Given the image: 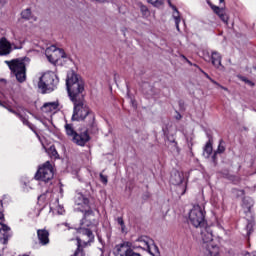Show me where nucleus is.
Instances as JSON below:
<instances>
[{"label":"nucleus","instance_id":"1","mask_svg":"<svg viewBox=\"0 0 256 256\" xmlns=\"http://www.w3.org/2000/svg\"><path fill=\"white\" fill-rule=\"evenodd\" d=\"M70 99L74 105L72 121H85L87 127H95V114L85 99L81 97H71Z\"/></svg>","mask_w":256,"mask_h":256},{"label":"nucleus","instance_id":"2","mask_svg":"<svg viewBox=\"0 0 256 256\" xmlns=\"http://www.w3.org/2000/svg\"><path fill=\"white\" fill-rule=\"evenodd\" d=\"M134 244L131 242H123L121 244H118L114 248V255L115 256H141V254L136 253L133 251L135 247L139 249H146L149 247L150 243H152V239L147 236H141L139 237Z\"/></svg>","mask_w":256,"mask_h":256},{"label":"nucleus","instance_id":"3","mask_svg":"<svg viewBox=\"0 0 256 256\" xmlns=\"http://www.w3.org/2000/svg\"><path fill=\"white\" fill-rule=\"evenodd\" d=\"M30 61L31 59L24 57L10 61L6 60L5 63L8 65L13 75H15L17 81H19V83H23L27 79V65H29Z\"/></svg>","mask_w":256,"mask_h":256},{"label":"nucleus","instance_id":"4","mask_svg":"<svg viewBox=\"0 0 256 256\" xmlns=\"http://www.w3.org/2000/svg\"><path fill=\"white\" fill-rule=\"evenodd\" d=\"M200 235L202 239V251L205 256H217L219 255V246L213 242V230L211 227L203 226L200 228Z\"/></svg>","mask_w":256,"mask_h":256},{"label":"nucleus","instance_id":"5","mask_svg":"<svg viewBox=\"0 0 256 256\" xmlns=\"http://www.w3.org/2000/svg\"><path fill=\"white\" fill-rule=\"evenodd\" d=\"M57 85H59V77H57L55 72L49 71L40 77L38 89L42 95H45L47 93H53Z\"/></svg>","mask_w":256,"mask_h":256},{"label":"nucleus","instance_id":"6","mask_svg":"<svg viewBox=\"0 0 256 256\" xmlns=\"http://www.w3.org/2000/svg\"><path fill=\"white\" fill-rule=\"evenodd\" d=\"M66 89L69 97H77L85 91V85L83 81L79 80V77L75 72H69L66 79Z\"/></svg>","mask_w":256,"mask_h":256},{"label":"nucleus","instance_id":"7","mask_svg":"<svg viewBox=\"0 0 256 256\" xmlns=\"http://www.w3.org/2000/svg\"><path fill=\"white\" fill-rule=\"evenodd\" d=\"M189 221L193 227L203 228L206 225L205 222V207L195 205L189 213Z\"/></svg>","mask_w":256,"mask_h":256},{"label":"nucleus","instance_id":"8","mask_svg":"<svg viewBox=\"0 0 256 256\" xmlns=\"http://www.w3.org/2000/svg\"><path fill=\"white\" fill-rule=\"evenodd\" d=\"M53 166L50 162H46L43 166H41L35 175L36 181H43L44 183H50L53 180Z\"/></svg>","mask_w":256,"mask_h":256},{"label":"nucleus","instance_id":"9","mask_svg":"<svg viewBox=\"0 0 256 256\" xmlns=\"http://www.w3.org/2000/svg\"><path fill=\"white\" fill-rule=\"evenodd\" d=\"M5 215L3 214V202L0 200V243L5 245L11 237V228L7 226L5 223Z\"/></svg>","mask_w":256,"mask_h":256},{"label":"nucleus","instance_id":"10","mask_svg":"<svg viewBox=\"0 0 256 256\" xmlns=\"http://www.w3.org/2000/svg\"><path fill=\"white\" fill-rule=\"evenodd\" d=\"M45 55L50 63H57L59 59L67 58V54L63 49L57 48L55 45L48 47L45 51Z\"/></svg>","mask_w":256,"mask_h":256},{"label":"nucleus","instance_id":"11","mask_svg":"<svg viewBox=\"0 0 256 256\" xmlns=\"http://www.w3.org/2000/svg\"><path fill=\"white\" fill-rule=\"evenodd\" d=\"M93 129V127L87 126L86 131L81 133H76L75 136L72 138L73 143L79 145L80 147H85V144L89 143L91 137H89V130Z\"/></svg>","mask_w":256,"mask_h":256},{"label":"nucleus","instance_id":"12","mask_svg":"<svg viewBox=\"0 0 256 256\" xmlns=\"http://www.w3.org/2000/svg\"><path fill=\"white\" fill-rule=\"evenodd\" d=\"M210 7H211L212 11H214V13L216 15H218V17L221 19V21H223V23H225V25H227V23L229 21V16L227 15V12H225V8H221V7L215 6L213 4H210Z\"/></svg>","mask_w":256,"mask_h":256},{"label":"nucleus","instance_id":"13","mask_svg":"<svg viewBox=\"0 0 256 256\" xmlns=\"http://www.w3.org/2000/svg\"><path fill=\"white\" fill-rule=\"evenodd\" d=\"M11 42L7 40V38L2 37L0 39V56L9 55L11 53Z\"/></svg>","mask_w":256,"mask_h":256},{"label":"nucleus","instance_id":"14","mask_svg":"<svg viewBox=\"0 0 256 256\" xmlns=\"http://www.w3.org/2000/svg\"><path fill=\"white\" fill-rule=\"evenodd\" d=\"M41 109L43 113H57L59 111V101L46 102Z\"/></svg>","mask_w":256,"mask_h":256},{"label":"nucleus","instance_id":"15","mask_svg":"<svg viewBox=\"0 0 256 256\" xmlns=\"http://www.w3.org/2000/svg\"><path fill=\"white\" fill-rule=\"evenodd\" d=\"M168 5L173 10L172 18H173L174 23L176 25L177 31H181V29L179 28V23H181V13H179V10L177 9V7L175 5H173L171 3V1H168Z\"/></svg>","mask_w":256,"mask_h":256},{"label":"nucleus","instance_id":"16","mask_svg":"<svg viewBox=\"0 0 256 256\" xmlns=\"http://www.w3.org/2000/svg\"><path fill=\"white\" fill-rule=\"evenodd\" d=\"M170 182L172 183V185H177V191L179 193V191L181 190V185L183 183V175L181 174V172L179 171H175L170 178Z\"/></svg>","mask_w":256,"mask_h":256},{"label":"nucleus","instance_id":"17","mask_svg":"<svg viewBox=\"0 0 256 256\" xmlns=\"http://www.w3.org/2000/svg\"><path fill=\"white\" fill-rule=\"evenodd\" d=\"M74 203L80 207H87L89 205V198L85 197L82 193H77L74 197Z\"/></svg>","mask_w":256,"mask_h":256},{"label":"nucleus","instance_id":"18","mask_svg":"<svg viewBox=\"0 0 256 256\" xmlns=\"http://www.w3.org/2000/svg\"><path fill=\"white\" fill-rule=\"evenodd\" d=\"M38 240L41 245H49V231L42 229L37 231Z\"/></svg>","mask_w":256,"mask_h":256},{"label":"nucleus","instance_id":"19","mask_svg":"<svg viewBox=\"0 0 256 256\" xmlns=\"http://www.w3.org/2000/svg\"><path fill=\"white\" fill-rule=\"evenodd\" d=\"M254 202H253V198L251 197H245L242 200V207L244 209V213L249 214L251 213V207H253Z\"/></svg>","mask_w":256,"mask_h":256},{"label":"nucleus","instance_id":"20","mask_svg":"<svg viewBox=\"0 0 256 256\" xmlns=\"http://www.w3.org/2000/svg\"><path fill=\"white\" fill-rule=\"evenodd\" d=\"M211 61H212V65H214V67H216V69L223 68V66L221 65V54H219V52H217V51L212 52Z\"/></svg>","mask_w":256,"mask_h":256},{"label":"nucleus","instance_id":"21","mask_svg":"<svg viewBox=\"0 0 256 256\" xmlns=\"http://www.w3.org/2000/svg\"><path fill=\"white\" fill-rule=\"evenodd\" d=\"M146 251H148V253H150V255L152 256H159V247L155 245V242L153 240L152 243H150V245H148V247L146 248Z\"/></svg>","mask_w":256,"mask_h":256},{"label":"nucleus","instance_id":"22","mask_svg":"<svg viewBox=\"0 0 256 256\" xmlns=\"http://www.w3.org/2000/svg\"><path fill=\"white\" fill-rule=\"evenodd\" d=\"M213 153V146L210 144V142H208L205 147H204V152H203V156L206 159H209V157H211V154Z\"/></svg>","mask_w":256,"mask_h":256},{"label":"nucleus","instance_id":"23","mask_svg":"<svg viewBox=\"0 0 256 256\" xmlns=\"http://www.w3.org/2000/svg\"><path fill=\"white\" fill-rule=\"evenodd\" d=\"M33 183H35V180L23 181L22 182L23 191H25L26 193H29V191H31V189L34 188Z\"/></svg>","mask_w":256,"mask_h":256},{"label":"nucleus","instance_id":"24","mask_svg":"<svg viewBox=\"0 0 256 256\" xmlns=\"http://www.w3.org/2000/svg\"><path fill=\"white\" fill-rule=\"evenodd\" d=\"M65 131H66V134L68 135V137H71V139H73V137L77 133L75 131V129L73 128V124H66L65 125Z\"/></svg>","mask_w":256,"mask_h":256},{"label":"nucleus","instance_id":"25","mask_svg":"<svg viewBox=\"0 0 256 256\" xmlns=\"http://www.w3.org/2000/svg\"><path fill=\"white\" fill-rule=\"evenodd\" d=\"M11 101L12 102L0 100V106L5 107V109H8V111H10L11 113H15L13 110L10 109V107H13V102L15 100H13V98H11Z\"/></svg>","mask_w":256,"mask_h":256},{"label":"nucleus","instance_id":"26","mask_svg":"<svg viewBox=\"0 0 256 256\" xmlns=\"http://www.w3.org/2000/svg\"><path fill=\"white\" fill-rule=\"evenodd\" d=\"M217 153H225V146L223 145V140H220V143L218 145V149L214 153V155L212 156L213 161H215V157H216Z\"/></svg>","mask_w":256,"mask_h":256},{"label":"nucleus","instance_id":"27","mask_svg":"<svg viewBox=\"0 0 256 256\" xmlns=\"http://www.w3.org/2000/svg\"><path fill=\"white\" fill-rule=\"evenodd\" d=\"M245 231H246V237H250L251 234L253 233V221H248Z\"/></svg>","mask_w":256,"mask_h":256},{"label":"nucleus","instance_id":"28","mask_svg":"<svg viewBox=\"0 0 256 256\" xmlns=\"http://www.w3.org/2000/svg\"><path fill=\"white\" fill-rule=\"evenodd\" d=\"M15 115H17V117H19V119L22 121L23 125H27V127H29V129H31L33 131V125L31 123H29V120H27L25 117H23L20 114L15 113Z\"/></svg>","mask_w":256,"mask_h":256},{"label":"nucleus","instance_id":"29","mask_svg":"<svg viewBox=\"0 0 256 256\" xmlns=\"http://www.w3.org/2000/svg\"><path fill=\"white\" fill-rule=\"evenodd\" d=\"M21 17L22 19H27V20L31 19V9L27 8L23 10L21 13Z\"/></svg>","mask_w":256,"mask_h":256},{"label":"nucleus","instance_id":"30","mask_svg":"<svg viewBox=\"0 0 256 256\" xmlns=\"http://www.w3.org/2000/svg\"><path fill=\"white\" fill-rule=\"evenodd\" d=\"M148 3L154 7H161L163 5V0H148Z\"/></svg>","mask_w":256,"mask_h":256},{"label":"nucleus","instance_id":"31","mask_svg":"<svg viewBox=\"0 0 256 256\" xmlns=\"http://www.w3.org/2000/svg\"><path fill=\"white\" fill-rule=\"evenodd\" d=\"M242 81L245 82L246 85H248V87H254L255 83L249 79H247L246 77H242L241 78Z\"/></svg>","mask_w":256,"mask_h":256},{"label":"nucleus","instance_id":"32","mask_svg":"<svg viewBox=\"0 0 256 256\" xmlns=\"http://www.w3.org/2000/svg\"><path fill=\"white\" fill-rule=\"evenodd\" d=\"M233 193L236 195V197H243V195H245V191L238 189H233Z\"/></svg>","mask_w":256,"mask_h":256},{"label":"nucleus","instance_id":"33","mask_svg":"<svg viewBox=\"0 0 256 256\" xmlns=\"http://www.w3.org/2000/svg\"><path fill=\"white\" fill-rule=\"evenodd\" d=\"M100 181L101 183H103L104 185H107L108 183V178L106 175H103L102 173L100 174Z\"/></svg>","mask_w":256,"mask_h":256},{"label":"nucleus","instance_id":"34","mask_svg":"<svg viewBox=\"0 0 256 256\" xmlns=\"http://www.w3.org/2000/svg\"><path fill=\"white\" fill-rule=\"evenodd\" d=\"M203 73H204L205 77L207 79H209V81H211V83H213L214 85H219V83H217V81H215V80H213L212 78L209 77V74H207L205 72H203Z\"/></svg>","mask_w":256,"mask_h":256},{"label":"nucleus","instance_id":"35","mask_svg":"<svg viewBox=\"0 0 256 256\" xmlns=\"http://www.w3.org/2000/svg\"><path fill=\"white\" fill-rule=\"evenodd\" d=\"M130 103L132 107H134V109H137V101L135 100V98H130Z\"/></svg>","mask_w":256,"mask_h":256},{"label":"nucleus","instance_id":"36","mask_svg":"<svg viewBox=\"0 0 256 256\" xmlns=\"http://www.w3.org/2000/svg\"><path fill=\"white\" fill-rule=\"evenodd\" d=\"M141 11L143 15H147V13H149V9H147V6H141Z\"/></svg>","mask_w":256,"mask_h":256},{"label":"nucleus","instance_id":"37","mask_svg":"<svg viewBox=\"0 0 256 256\" xmlns=\"http://www.w3.org/2000/svg\"><path fill=\"white\" fill-rule=\"evenodd\" d=\"M117 223H118V225H125V222L123 221V218H121V217H118L117 218Z\"/></svg>","mask_w":256,"mask_h":256},{"label":"nucleus","instance_id":"38","mask_svg":"<svg viewBox=\"0 0 256 256\" xmlns=\"http://www.w3.org/2000/svg\"><path fill=\"white\" fill-rule=\"evenodd\" d=\"M63 213H65V209H63V207L59 206L58 207V214L63 215Z\"/></svg>","mask_w":256,"mask_h":256},{"label":"nucleus","instance_id":"39","mask_svg":"<svg viewBox=\"0 0 256 256\" xmlns=\"http://www.w3.org/2000/svg\"><path fill=\"white\" fill-rule=\"evenodd\" d=\"M38 199H42V201H45V199H47V196H45V194H41Z\"/></svg>","mask_w":256,"mask_h":256},{"label":"nucleus","instance_id":"40","mask_svg":"<svg viewBox=\"0 0 256 256\" xmlns=\"http://www.w3.org/2000/svg\"><path fill=\"white\" fill-rule=\"evenodd\" d=\"M176 116L175 119H177V121H179L180 119H182V116L179 114V112H176Z\"/></svg>","mask_w":256,"mask_h":256},{"label":"nucleus","instance_id":"41","mask_svg":"<svg viewBox=\"0 0 256 256\" xmlns=\"http://www.w3.org/2000/svg\"><path fill=\"white\" fill-rule=\"evenodd\" d=\"M120 227H121L122 233H125V224H124V225H121Z\"/></svg>","mask_w":256,"mask_h":256},{"label":"nucleus","instance_id":"42","mask_svg":"<svg viewBox=\"0 0 256 256\" xmlns=\"http://www.w3.org/2000/svg\"><path fill=\"white\" fill-rule=\"evenodd\" d=\"M245 256H256V252H253L252 254H246Z\"/></svg>","mask_w":256,"mask_h":256},{"label":"nucleus","instance_id":"43","mask_svg":"<svg viewBox=\"0 0 256 256\" xmlns=\"http://www.w3.org/2000/svg\"><path fill=\"white\" fill-rule=\"evenodd\" d=\"M180 195H185V188H183L182 192L180 193Z\"/></svg>","mask_w":256,"mask_h":256},{"label":"nucleus","instance_id":"44","mask_svg":"<svg viewBox=\"0 0 256 256\" xmlns=\"http://www.w3.org/2000/svg\"><path fill=\"white\" fill-rule=\"evenodd\" d=\"M172 144L174 145V147H177V142L172 141Z\"/></svg>","mask_w":256,"mask_h":256},{"label":"nucleus","instance_id":"45","mask_svg":"<svg viewBox=\"0 0 256 256\" xmlns=\"http://www.w3.org/2000/svg\"><path fill=\"white\" fill-rule=\"evenodd\" d=\"M220 1V3H225V0H219Z\"/></svg>","mask_w":256,"mask_h":256},{"label":"nucleus","instance_id":"46","mask_svg":"<svg viewBox=\"0 0 256 256\" xmlns=\"http://www.w3.org/2000/svg\"><path fill=\"white\" fill-rule=\"evenodd\" d=\"M114 79H117V75H114Z\"/></svg>","mask_w":256,"mask_h":256},{"label":"nucleus","instance_id":"47","mask_svg":"<svg viewBox=\"0 0 256 256\" xmlns=\"http://www.w3.org/2000/svg\"><path fill=\"white\" fill-rule=\"evenodd\" d=\"M0 3H3V0H0Z\"/></svg>","mask_w":256,"mask_h":256}]
</instances>
